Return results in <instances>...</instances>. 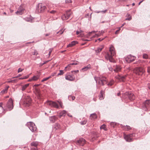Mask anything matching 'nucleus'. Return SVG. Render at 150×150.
Wrapping results in <instances>:
<instances>
[{
    "instance_id": "48",
    "label": "nucleus",
    "mask_w": 150,
    "mask_h": 150,
    "mask_svg": "<svg viewBox=\"0 0 150 150\" xmlns=\"http://www.w3.org/2000/svg\"><path fill=\"white\" fill-rule=\"evenodd\" d=\"M66 3H69L71 2V0H65Z\"/></svg>"
},
{
    "instance_id": "33",
    "label": "nucleus",
    "mask_w": 150,
    "mask_h": 150,
    "mask_svg": "<svg viewBox=\"0 0 150 150\" xmlns=\"http://www.w3.org/2000/svg\"><path fill=\"white\" fill-rule=\"evenodd\" d=\"M31 145L32 146H33L36 147L38 145V144L36 142H33L31 143Z\"/></svg>"
},
{
    "instance_id": "24",
    "label": "nucleus",
    "mask_w": 150,
    "mask_h": 150,
    "mask_svg": "<svg viewBox=\"0 0 150 150\" xmlns=\"http://www.w3.org/2000/svg\"><path fill=\"white\" fill-rule=\"evenodd\" d=\"M66 114V111L64 110H63L60 113L59 116L60 117L62 116H64Z\"/></svg>"
},
{
    "instance_id": "45",
    "label": "nucleus",
    "mask_w": 150,
    "mask_h": 150,
    "mask_svg": "<svg viewBox=\"0 0 150 150\" xmlns=\"http://www.w3.org/2000/svg\"><path fill=\"white\" fill-rule=\"evenodd\" d=\"M120 30V28H119V29L116 30L115 32V34H117L119 33Z\"/></svg>"
},
{
    "instance_id": "47",
    "label": "nucleus",
    "mask_w": 150,
    "mask_h": 150,
    "mask_svg": "<svg viewBox=\"0 0 150 150\" xmlns=\"http://www.w3.org/2000/svg\"><path fill=\"white\" fill-rule=\"evenodd\" d=\"M23 69H21V68H19L18 69V72H21L23 71Z\"/></svg>"
},
{
    "instance_id": "26",
    "label": "nucleus",
    "mask_w": 150,
    "mask_h": 150,
    "mask_svg": "<svg viewBox=\"0 0 150 150\" xmlns=\"http://www.w3.org/2000/svg\"><path fill=\"white\" fill-rule=\"evenodd\" d=\"M100 95L99 96V99L100 100H101L103 99L104 98L103 97V92L102 91H101L100 92Z\"/></svg>"
},
{
    "instance_id": "34",
    "label": "nucleus",
    "mask_w": 150,
    "mask_h": 150,
    "mask_svg": "<svg viewBox=\"0 0 150 150\" xmlns=\"http://www.w3.org/2000/svg\"><path fill=\"white\" fill-rule=\"evenodd\" d=\"M127 16H130L129 18H126L125 19V20H129V21L131 20V19H132L131 16H130V15L129 14H128V13L127 14Z\"/></svg>"
},
{
    "instance_id": "49",
    "label": "nucleus",
    "mask_w": 150,
    "mask_h": 150,
    "mask_svg": "<svg viewBox=\"0 0 150 150\" xmlns=\"http://www.w3.org/2000/svg\"><path fill=\"white\" fill-rule=\"evenodd\" d=\"M81 32H82V31L81 30L79 31L77 30L76 31V35H78Z\"/></svg>"
},
{
    "instance_id": "35",
    "label": "nucleus",
    "mask_w": 150,
    "mask_h": 150,
    "mask_svg": "<svg viewBox=\"0 0 150 150\" xmlns=\"http://www.w3.org/2000/svg\"><path fill=\"white\" fill-rule=\"evenodd\" d=\"M87 122V120H84L83 121H81L80 122V124L82 125H84Z\"/></svg>"
},
{
    "instance_id": "62",
    "label": "nucleus",
    "mask_w": 150,
    "mask_h": 150,
    "mask_svg": "<svg viewBox=\"0 0 150 150\" xmlns=\"http://www.w3.org/2000/svg\"><path fill=\"white\" fill-rule=\"evenodd\" d=\"M52 77V76H51H51H50L47 77H46V78H47V79L48 80V79L51 78Z\"/></svg>"
},
{
    "instance_id": "63",
    "label": "nucleus",
    "mask_w": 150,
    "mask_h": 150,
    "mask_svg": "<svg viewBox=\"0 0 150 150\" xmlns=\"http://www.w3.org/2000/svg\"><path fill=\"white\" fill-rule=\"evenodd\" d=\"M50 35V33L49 34H44V35L45 36H48L49 35Z\"/></svg>"
},
{
    "instance_id": "13",
    "label": "nucleus",
    "mask_w": 150,
    "mask_h": 150,
    "mask_svg": "<svg viewBox=\"0 0 150 150\" xmlns=\"http://www.w3.org/2000/svg\"><path fill=\"white\" fill-rule=\"evenodd\" d=\"M85 140L82 138H80L79 140L77 141L76 144L77 145L83 146L85 143Z\"/></svg>"
},
{
    "instance_id": "11",
    "label": "nucleus",
    "mask_w": 150,
    "mask_h": 150,
    "mask_svg": "<svg viewBox=\"0 0 150 150\" xmlns=\"http://www.w3.org/2000/svg\"><path fill=\"white\" fill-rule=\"evenodd\" d=\"M127 77L126 75L122 76L120 75H118L115 76V78L118 80L120 81L124 82L126 80V78Z\"/></svg>"
},
{
    "instance_id": "17",
    "label": "nucleus",
    "mask_w": 150,
    "mask_h": 150,
    "mask_svg": "<svg viewBox=\"0 0 150 150\" xmlns=\"http://www.w3.org/2000/svg\"><path fill=\"white\" fill-rule=\"evenodd\" d=\"M65 79L70 81H72L74 79L75 77L71 75H68L65 76Z\"/></svg>"
},
{
    "instance_id": "15",
    "label": "nucleus",
    "mask_w": 150,
    "mask_h": 150,
    "mask_svg": "<svg viewBox=\"0 0 150 150\" xmlns=\"http://www.w3.org/2000/svg\"><path fill=\"white\" fill-rule=\"evenodd\" d=\"M135 60L134 57H133L131 55L129 56L126 58V60L128 63H130L133 62Z\"/></svg>"
},
{
    "instance_id": "56",
    "label": "nucleus",
    "mask_w": 150,
    "mask_h": 150,
    "mask_svg": "<svg viewBox=\"0 0 150 150\" xmlns=\"http://www.w3.org/2000/svg\"><path fill=\"white\" fill-rule=\"evenodd\" d=\"M21 74H18V75H17V76H15V77H13V78H18V77H19V76H21Z\"/></svg>"
},
{
    "instance_id": "39",
    "label": "nucleus",
    "mask_w": 150,
    "mask_h": 150,
    "mask_svg": "<svg viewBox=\"0 0 150 150\" xmlns=\"http://www.w3.org/2000/svg\"><path fill=\"white\" fill-rule=\"evenodd\" d=\"M52 50H53V49L52 48H50L49 50L48 51H49V53H48V55L49 56H50V55L51 54V53L52 51Z\"/></svg>"
},
{
    "instance_id": "32",
    "label": "nucleus",
    "mask_w": 150,
    "mask_h": 150,
    "mask_svg": "<svg viewBox=\"0 0 150 150\" xmlns=\"http://www.w3.org/2000/svg\"><path fill=\"white\" fill-rule=\"evenodd\" d=\"M29 75H28L27 76H23V77H21L19 78V79H26L29 77Z\"/></svg>"
},
{
    "instance_id": "61",
    "label": "nucleus",
    "mask_w": 150,
    "mask_h": 150,
    "mask_svg": "<svg viewBox=\"0 0 150 150\" xmlns=\"http://www.w3.org/2000/svg\"><path fill=\"white\" fill-rule=\"evenodd\" d=\"M8 83H13V81L12 80H11L10 81H8L7 82Z\"/></svg>"
},
{
    "instance_id": "46",
    "label": "nucleus",
    "mask_w": 150,
    "mask_h": 150,
    "mask_svg": "<svg viewBox=\"0 0 150 150\" xmlns=\"http://www.w3.org/2000/svg\"><path fill=\"white\" fill-rule=\"evenodd\" d=\"M25 19H26V20L27 21L31 22L32 21V20L31 19H30V18H26Z\"/></svg>"
},
{
    "instance_id": "53",
    "label": "nucleus",
    "mask_w": 150,
    "mask_h": 150,
    "mask_svg": "<svg viewBox=\"0 0 150 150\" xmlns=\"http://www.w3.org/2000/svg\"><path fill=\"white\" fill-rule=\"evenodd\" d=\"M107 11V10L105 9L104 11H101V12L102 13H104L106 12Z\"/></svg>"
},
{
    "instance_id": "38",
    "label": "nucleus",
    "mask_w": 150,
    "mask_h": 150,
    "mask_svg": "<svg viewBox=\"0 0 150 150\" xmlns=\"http://www.w3.org/2000/svg\"><path fill=\"white\" fill-rule=\"evenodd\" d=\"M105 128H106V125H105L104 124L103 125L100 127V128L101 129H103L105 130Z\"/></svg>"
},
{
    "instance_id": "3",
    "label": "nucleus",
    "mask_w": 150,
    "mask_h": 150,
    "mask_svg": "<svg viewBox=\"0 0 150 150\" xmlns=\"http://www.w3.org/2000/svg\"><path fill=\"white\" fill-rule=\"evenodd\" d=\"M94 79L96 83L100 86H104L107 83L106 79L105 77L102 76L99 77H95Z\"/></svg>"
},
{
    "instance_id": "16",
    "label": "nucleus",
    "mask_w": 150,
    "mask_h": 150,
    "mask_svg": "<svg viewBox=\"0 0 150 150\" xmlns=\"http://www.w3.org/2000/svg\"><path fill=\"white\" fill-rule=\"evenodd\" d=\"M24 10V8L22 6H20L18 9L17 11L16 12V13L18 15H21Z\"/></svg>"
},
{
    "instance_id": "59",
    "label": "nucleus",
    "mask_w": 150,
    "mask_h": 150,
    "mask_svg": "<svg viewBox=\"0 0 150 150\" xmlns=\"http://www.w3.org/2000/svg\"><path fill=\"white\" fill-rule=\"evenodd\" d=\"M12 80V81H13V83H15V82H16L18 81L16 79H14V80Z\"/></svg>"
},
{
    "instance_id": "57",
    "label": "nucleus",
    "mask_w": 150,
    "mask_h": 150,
    "mask_svg": "<svg viewBox=\"0 0 150 150\" xmlns=\"http://www.w3.org/2000/svg\"><path fill=\"white\" fill-rule=\"evenodd\" d=\"M56 12V11L54 10H52L50 11V13H54Z\"/></svg>"
},
{
    "instance_id": "37",
    "label": "nucleus",
    "mask_w": 150,
    "mask_h": 150,
    "mask_svg": "<svg viewBox=\"0 0 150 150\" xmlns=\"http://www.w3.org/2000/svg\"><path fill=\"white\" fill-rule=\"evenodd\" d=\"M78 64L77 63V62L76 61H75L74 62L72 63H71L70 64V65H71V66L72 65H76Z\"/></svg>"
},
{
    "instance_id": "4",
    "label": "nucleus",
    "mask_w": 150,
    "mask_h": 150,
    "mask_svg": "<svg viewBox=\"0 0 150 150\" xmlns=\"http://www.w3.org/2000/svg\"><path fill=\"white\" fill-rule=\"evenodd\" d=\"M144 71V69L141 67H136L133 70L134 73L139 75H142Z\"/></svg>"
},
{
    "instance_id": "43",
    "label": "nucleus",
    "mask_w": 150,
    "mask_h": 150,
    "mask_svg": "<svg viewBox=\"0 0 150 150\" xmlns=\"http://www.w3.org/2000/svg\"><path fill=\"white\" fill-rule=\"evenodd\" d=\"M38 54V53L37 50H35L33 52V54L34 55H37Z\"/></svg>"
},
{
    "instance_id": "42",
    "label": "nucleus",
    "mask_w": 150,
    "mask_h": 150,
    "mask_svg": "<svg viewBox=\"0 0 150 150\" xmlns=\"http://www.w3.org/2000/svg\"><path fill=\"white\" fill-rule=\"evenodd\" d=\"M126 127L125 128V130H128V129H131L130 127L129 126L126 125Z\"/></svg>"
},
{
    "instance_id": "22",
    "label": "nucleus",
    "mask_w": 150,
    "mask_h": 150,
    "mask_svg": "<svg viewBox=\"0 0 150 150\" xmlns=\"http://www.w3.org/2000/svg\"><path fill=\"white\" fill-rule=\"evenodd\" d=\"M9 87V86H8L6 87L4 89L1 91V93L3 94L4 93H6L7 92L8 89Z\"/></svg>"
},
{
    "instance_id": "41",
    "label": "nucleus",
    "mask_w": 150,
    "mask_h": 150,
    "mask_svg": "<svg viewBox=\"0 0 150 150\" xmlns=\"http://www.w3.org/2000/svg\"><path fill=\"white\" fill-rule=\"evenodd\" d=\"M143 58L144 59H147L148 58V55L146 54H144L143 55Z\"/></svg>"
},
{
    "instance_id": "27",
    "label": "nucleus",
    "mask_w": 150,
    "mask_h": 150,
    "mask_svg": "<svg viewBox=\"0 0 150 150\" xmlns=\"http://www.w3.org/2000/svg\"><path fill=\"white\" fill-rule=\"evenodd\" d=\"M68 98L69 100H70L72 99V100H73L75 99V97L74 96L70 95L69 96Z\"/></svg>"
},
{
    "instance_id": "36",
    "label": "nucleus",
    "mask_w": 150,
    "mask_h": 150,
    "mask_svg": "<svg viewBox=\"0 0 150 150\" xmlns=\"http://www.w3.org/2000/svg\"><path fill=\"white\" fill-rule=\"evenodd\" d=\"M64 74V72L63 70H60L59 71V73L58 74L57 76H58L59 75H62Z\"/></svg>"
},
{
    "instance_id": "28",
    "label": "nucleus",
    "mask_w": 150,
    "mask_h": 150,
    "mask_svg": "<svg viewBox=\"0 0 150 150\" xmlns=\"http://www.w3.org/2000/svg\"><path fill=\"white\" fill-rule=\"evenodd\" d=\"M90 117L93 119L96 118L97 117L96 114L95 113H93L91 114Z\"/></svg>"
},
{
    "instance_id": "64",
    "label": "nucleus",
    "mask_w": 150,
    "mask_h": 150,
    "mask_svg": "<svg viewBox=\"0 0 150 150\" xmlns=\"http://www.w3.org/2000/svg\"><path fill=\"white\" fill-rule=\"evenodd\" d=\"M28 81H33V80L32 79V78L31 79H29Z\"/></svg>"
},
{
    "instance_id": "52",
    "label": "nucleus",
    "mask_w": 150,
    "mask_h": 150,
    "mask_svg": "<svg viewBox=\"0 0 150 150\" xmlns=\"http://www.w3.org/2000/svg\"><path fill=\"white\" fill-rule=\"evenodd\" d=\"M2 105H3V103H0V107H1V108H2V109L3 110H4V108H3V107H2Z\"/></svg>"
},
{
    "instance_id": "31",
    "label": "nucleus",
    "mask_w": 150,
    "mask_h": 150,
    "mask_svg": "<svg viewBox=\"0 0 150 150\" xmlns=\"http://www.w3.org/2000/svg\"><path fill=\"white\" fill-rule=\"evenodd\" d=\"M60 127V125L58 123H55L54 125V128L56 129H58Z\"/></svg>"
},
{
    "instance_id": "19",
    "label": "nucleus",
    "mask_w": 150,
    "mask_h": 150,
    "mask_svg": "<svg viewBox=\"0 0 150 150\" xmlns=\"http://www.w3.org/2000/svg\"><path fill=\"white\" fill-rule=\"evenodd\" d=\"M77 42L76 41H73L71 42V43L67 45V47H72L75 45L77 43Z\"/></svg>"
},
{
    "instance_id": "18",
    "label": "nucleus",
    "mask_w": 150,
    "mask_h": 150,
    "mask_svg": "<svg viewBox=\"0 0 150 150\" xmlns=\"http://www.w3.org/2000/svg\"><path fill=\"white\" fill-rule=\"evenodd\" d=\"M57 118L56 116H53L50 117L49 119L50 121L52 123H54L56 121Z\"/></svg>"
},
{
    "instance_id": "23",
    "label": "nucleus",
    "mask_w": 150,
    "mask_h": 150,
    "mask_svg": "<svg viewBox=\"0 0 150 150\" xmlns=\"http://www.w3.org/2000/svg\"><path fill=\"white\" fill-rule=\"evenodd\" d=\"M91 67V65L90 64H88L87 66L82 68L81 70L83 71H87L88 69H90Z\"/></svg>"
},
{
    "instance_id": "6",
    "label": "nucleus",
    "mask_w": 150,
    "mask_h": 150,
    "mask_svg": "<svg viewBox=\"0 0 150 150\" xmlns=\"http://www.w3.org/2000/svg\"><path fill=\"white\" fill-rule=\"evenodd\" d=\"M26 125L32 132H35L36 131L37 129L36 127L33 122H28Z\"/></svg>"
},
{
    "instance_id": "21",
    "label": "nucleus",
    "mask_w": 150,
    "mask_h": 150,
    "mask_svg": "<svg viewBox=\"0 0 150 150\" xmlns=\"http://www.w3.org/2000/svg\"><path fill=\"white\" fill-rule=\"evenodd\" d=\"M103 46H101L98 47L97 49L95 50V51L97 55H98V54L102 50L103 48Z\"/></svg>"
},
{
    "instance_id": "29",
    "label": "nucleus",
    "mask_w": 150,
    "mask_h": 150,
    "mask_svg": "<svg viewBox=\"0 0 150 150\" xmlns=\"http://www.w3.org/2000/svg\"><path fill=\"white\" fill-rule=\"evenodd\" d=\"M39 76H34L32 78V79L33 81H37L39 79Z\"/></svg>"
},
{
    "instance_id": "7",
    "label": "nucleus",
    "mask_w": 150,
    "mask_h": 150,
    "mask_svg": "<svg viewBox=\"0 0 150 150\" xmlns=\"http://www.w3.org/2000/svg\"><path fill=\"white\" fill-rule=\"evenodd\" d=\"M46 7L42 4H39L36 8V11L38 13L43 12L45 9Z\"/></svg>"
},
{
    "instance_id": "1",
    "label": "nucleus",
    "mask_w": 150,
    "mask_h": 150,
    "mask_svg": "<svg viewBox=\"0 0 150 150\" xmlns=\"http://www.w3.org/2000/svg\"><path fill=\"white\" fill-rule=\"evenodd\" d=\"M115 50L114 47L112 45H111L109 47V52L106 53L105 56L106 59L108 60L111 62H115V60L112 57L115 54Z\"/></svg>"
},
{
    "instance_id": "55",
    "label": "nucleus",
    "mask_w": 150,
    "mask_h": 150,
    "mask_svg": "<svg viewBox=\"0 0 150 150\" xmlns=\"http://www.w3.org/2000/svg\"><path fill=\"white\" fill-rule=\"evenodd\" d=\"M104 39V38H102L101 39V38H98L97 40H96L95 41V42H96L97 40H98L99 41H100L102 40H103Z\"/></svg>"
},
{
    "instance_id": "50",
    "label": "nucleus",
    "mask_w": 150,
    "mask_h": 150,
    "mask_svg": "<svg viewBox=\"0 0 150 150\" xmlns=\"http://www.w3.org/2000/svg\"><path fill=\"white\" fill-rule=\"evenodd\" d=\"M47 78H44V79H43L41 81V82H44V81H46L47 80Z\"/></svg>"
},
{
    "instance_id": "44",
    "label": "nucleus",
    "mask_w": 150,
    "mask_h": 150,
    "mask_svg": "<svg viewBox=\"0 0 150 150\" xmlns=\"http://www.w3.org/2000/svg\"><path fill=\"white\" fill-rule=\"evenodd\" d=\"M99 33H100V34H99L98 35V36H100L104 33V31L103 30H102L101 31H99Z\"/></svg>"
},
{
    "instance_id": "2",
    "label": "nucleus",
    "mask_w": 150,
    "mask_h": 150,
    "mask_svg": "<svg viewBox=\"0 0 150 150\" xmlns=\"http://www.w3.org/2000/svg\"><path fill=\"white\" fill-rule=\"evenodd\" d=\"M47 104L51 107H53L57 108H59L58 104H59L61 108H63L64 107L62 102L59 101H57L56 102L48 101L47 102Z\"/></svg>"
},
{
    "instance_id": "60",
    "label": "nucleus",
    "mask_w": 150,
    "mask_h": 150,
    "mask_svg": "<svg viewBox=\"0 0 150 150\" xmlns=\"http://www.w3.org/2000/svg\"><path fill=\"white\" fill-rule=\"evenodd\" d=\"M49 62V60L47 61H46L45 62H44L42 63V64H45Z\"/></svg>"
},
{
    "instance_id": "51",
    "label": "nucleus",
    "mask_w": 150,
    "mask_h": 150,
    "mask_svg": "<svg viewBox=\"0 0 150 150\" xmlns=\"http://www.w3.org/2000/svg\"><path fill=\"white\" fill-rule=\"evenodd\" d=\"M79 71L78 70H75L73 71H72L71 72L73 73V72H74L75 73H78L79 72Z\"/></svg>"
},
{
    "instance_id": "5",
    "label": "nucleus",
    "mask_w": 150,
    "mask_h": 150,
    "mask_svg": "<svg viewBox=\"0 0 150 150\" xmlns=\"http://www.w3.org/2000/svg\"><path fill=\"white\" fill-rule=\"evenodd\" d=\"M72 14V12L71 10H68L67 11L64 15L62 16V18L63 20H66L69 19Z\"/></svg>"
},
{
    "instance_id": "20",
    "label": "nucleus",
    "mask_w": 150,
    "mask_h": 150,
    "mask_svg": "<svg viewBox=\"0 0 150 150\" xmlns=\"http://www.w3.org/2000/svg\"><path fill=\"white\" fill-rule=\"evenodd\" d=\"M121 69V67L120 65H116L115 68L114 69V71L115 72H118L119 71H120Z\"/></svg>"
},
{
    "instance_id": "9",
    "label": "nucleus",
    "mask_w": 150,
    "mask_h": 150,
    "mask_svg": "<svg viewBox=\"0 0 150 150\" xmlns=\"http://www.w3.org/2000/svg\"><path fill=\"white\" fill-rule=\"evenodd\" d=\"M6 107L9 110H12L13 108V102L11 98L8 100L6 105Z\"/></svg>"
},
{
    "instance_id": "10",
    "label": "nucleus",
    "mask_w": 150,
    "mask_h": 150,
    "mask_svg": "<svg viewBox=\"0 0 150 150\" xmlns=\"http://www.w3.org/2000/svg\"><path fill=\"white\" fill-rule=\"evenodd\" d=\"M134 133L128 134L124 136V139L127 142H131L132 141L133 137L134 135Z\"/></svg>"
},
{
    "instance_id": "40",
    "label": "nucleus",
    "mask_w": 150,
    "mask_h": 150,
    "mask_svg": "<svg viewBox=\"0 0 150 150\" xmlns=\"http://www.w3.org/2000/svg\"><path fill=\"white\" fill-rule=\"evenodd\" d=\"M71 65H70V64L68 65L67 66H66L65 67V69H66L67 68H68V69H70V68L71 67Z\"/></svg>"
},
{
    "instance_id": "8",
    "label": "nucleus",
    "mask_w": 150,
    "mask_h": 150,
    "mask_svg": "<svg viewBox=\"0 0 150 150\" xmlns=\"http://www.w3.org/2000/svg\"><path fill=\"white\" fill-rule=\"evenodd\" d=\"M150 103V100H148L142 104V107L143 110L146 111L149 109V105Z\"/></svg>"
},
{
    "instance_id": "30",
    "label": "nucleus",
    "mask_w": 150,
    "mask_h": 150,
    "mask_svg": "<svg viewBox=\"0 0 150 150\" xmlns=\"http://www.w3.org/2000/svg\"><path fill=\"white\" fill-rule=\"evenodd\" d=\"M114 83V81L113 80H111L110 82L107 84L109 86H112Z\"/></svg>"
},
{
    "instance_id": "25",
    "label": "nucleus",
    "mask_w": 150,
    "mask_h": 150,
    "mask_svg": "<svg viewBox=\"0 0 150 150\" xmlns=\"http://www.w3.org/2000/svg\"><path fill=\"white\" fill-rule=\"evenodd\" d=\"M29 84L27 83L23 85L22 87V91H24L26 88L29 86Z\"/></svg>"
},
{
    "instance_id": "14",
    "label": "nucleus",
    "mask_w": 150,
    "mask_h": 150,
    "mask_svg": "<svg viewBox=\"0 0 150 150\" xmlns=\"http://www.w3.org/2000/svg\"><path fill=\"white\" fill-rule=\"evenodd\" d=\"M125 94L127 96L129 99L131 100H133L135 99V96L133 93H132L131 92H126Z\"/></svg>"
},
{
    "instance_id": "54",
    "label": "nucleus",
    "mask_w": 150,
    "mask_h": 150,
    "mask_svg": "<svg viewBox=\"0 0 150 150\" xmlns=\"http://www.w3.org/2000/svg\"><path fill=\"white\" fill-rule=\"evenodd\" d=\"M147 72L149 73H150V67H148L147 68Z\"/></svg>"
},
{
    "instance_id": "58",
    "label": "nucleus",
    "mask_w": 150,
    "mask_h": 150,
    "mask_svg": "<svg viewBox=\"0 0 150 150\" xmlns=\"http://www.w3.org/2000/svg\"><path fill=\"white\" fill-rule=\"evenodd\" d=\"M119 1L121 2H125L127 1V0H119Z\"/></svg>"
},
{
    "instance_id": "12",
    "label": "nucleus",
    "mask_w": 150,
    "mask_h": 150,
    "mask_svg": "<svg viewBox=\"0 0 150 150\" xmlns=\"http://www.w3.org/2000/svg\"><path fill=\"white\" fill-rule=\"evenodd\" d=\"M31 99L30 97L27 96L25 97V99L24 101L25 104H26V106H29L31 104Z\"/></svg>"
}]
</instances>
